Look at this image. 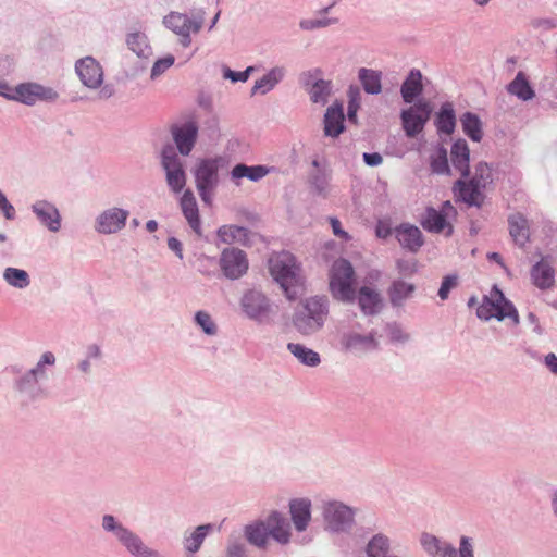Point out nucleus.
Returning <instances> with one entry per match:
<instances>
[{"label": "nucleus", "mask_w": 557, "mask_h": 557, "mask_svg": "<svg viewBox=\"0 0 557 557\" xmlns=\"http://www.w3.org/2000/svg\"><path fill=\"white\" fill-rule=\"evenodd\" d=\"M469 147L463 139H458L451 147V162L462 176L469 173Z\"/></svg>", "instance_id": "nucleus-30"}, {"label": "nucleus", "mask_w": 557, "mask_h": 557, "mask_svg": "<svg viewBox=\"0 0 557 557\" xmlns=\"http://www.w3.org/2000/svg\"><path fill=\"white\" fill-rule=\"evenodd\" d=\"M58 92L50 87H45L35 83H25L12 89L8 99L16 100L25 104L32 106L38 101H54Z\"/></svg>", "instance_id": "nucleus-7"}, {"label": "nucleus", "mask_w": 557, "mask_h": 557, "mask_svg": "<svg viewBox=\"0 0 557 557\" xmlns=\"http://www.w3.org/2000/svg\"><path fill=\"white\" fill-rule=\"evenodd\" d=\"M414 285L403 280H395L388 290V297L393 306H403L414 293Z\"/></svg>", "instance_id": "nucleus-28"}, {"label": "nucleus", "mask_w": 557, "mask_h": 557, "mask_svg": "<svg viewBox=\"0 0 557 557\" xmlns=\"http://www.w3.org/2000/svg\"><path fill=\"white\" fill-rule=\"evenodd\" d=\"M4 280L12 286L24 288L29 285V276L26 271L16 268H7L3 273Z\"/></svg>", "instance_id": "nucleus-41"}, {"label": "nucleus", "mask_w": 557, "mask_h": 557, "mask_svg": "<svg viewBox=\"0 0 557 557\" xmlns=\"http://www.w3.org/2000/svg\"><path fill=\"white\" fill-rule=\"evenodd\" d=\"M268 169L263 165L249 166L246 164H237L233 168L231 174L233 180L249 178L250 181H259L268 174Z\"/></svg>", "instance_id": "nucleus-34"}, {"label": "nucleus", "mask_w": 557, "mask_h": 557, "mask_svg": "<svg viewBox=\"0 0 557 557\" xmlns=\"http://www.w3.org/2000/svg\"><path fill=\"white\" fill-rule=\"evenodd\" d=\"M55 361V358L52 352H45L41 357V360L37 364V369L32 371V374L35 375V373L38 371L39 368H41L44 364H53Z\"/></svg>", "instance_id": "nucleus-57"}, {"label": "nucleus", "mask_w": 557, "mask_h": 557, "mask_svg": "<svg viewBox=\"0 0 557 557\" xmlns=\"http://www.w3.org/2000/svg\"><path fill=\"white\" fill-rule=\"evenodd\" d=\"M330 91H331V83L320 79V81L315 82L312 85L311 89L309 90L310 99L315 103H318V102L325 103L327 100V96L330 95Z\"/></svg>", "instance_id": "nucleus-43"}, {"label": "nucleus", "mask_w": 557, "mask_h": 557, "mask_svg": "<svg viewBox=\"0 0 557 557\" xmlns=\"http://www.w3.org/2000/svg\"><path fill=\"white\" fill-rule=\"evenodd\" d=\"M33 210L38 216V219L48 226V228L52 232L59 231L60 224V214L55 207L46 201H39L33 206Z\"/></svg>", "instance_id": "nucleus-27"}, {"label": "nucleus", "mask_w": 557, "mask_h": 557, "mask_svg": "<svg viewBox=\"0 0 557 557\" xmlns=\"http://www.w3.org/2000/svg\"><path fill=\"white\" fill-rule=\"evenodd\" d=\"M509 234L513 242L520 247L524 246L530 238L529 221L519 212L509 215Z\"/></svg>", "instance_id": "nucleus-22"}, {"label": "nucleus", "mask_w": 557, "mask_h": 557, "mask_svg": "<svg viewBox=\"0 0 557 557\" xmlns=\"http://www.w3.org/2000/svg\"><path fill=\"white\" fill-rule=\"evenodd\" d=\"M287 348L305 366L317 367L321 361L318 352L304 345L289 343Z\"/></svg>", "instance_id": "nucleus-35"}, {"label": "nucleus", "mask_w": 557, "mask_h": 557, "mask_svg": "<svg viewBox=\"0 0 557 557\" xmlns=\"http://www.w3.org/2000/svg\"><path fill=\"white\" fill-rule=\"evenodd\" d=\"M76 72L83 84L87 87L96 88L102 83V69L100 64L90 57H86L76 63Z\"/></svg>", "instance_id": "nucleus-14"}, {"label": "nucleus", "mask_w": 557, "mask_h": 557, "mask_svg": "<svg viewBox=\"0 0 557 557\" xmlns=\"http://www.w3.org/2000/svg\"><path fill=\"white\" fill-rule=\"evenodd\" d=\"M487 257H488V259H490V260H493V261H495V262H497V263L502 264V257H500V255H499V253H497V252H492V253H488V256H487Z\"/></svg>", "instance_id": "nucleus-63"}, {"label": "nucleus", "mask_w": 557, "mask_h": 557, "mask_svg": "<svg viewBox=\"0 0 557 557\" xmlns=\"http://www.w3.org/2000/svg\"><path fill=\"white\" fill-rule=\"evenodd\" d=\"M471 180L476 184V186L482 189L485 188L492 181L491 168L486 163L478 164L475 168V174Z\"/></svg>", "instance_id": "nucleus-45"}, {"label": "nucleus", "mask_w": 557, "mask_h": 557, "mask_svg": "<svg viewBox=\"0 0 557 557\" xmlns=\"http://www.w3.org/2000/svg\"><path fill=\"white\" fill-rule=\"evenodd\" d=\"M0 209L3 211L8 220L13 219L15 210L13 206L8 201L7 197L0 190Z\"/></svg>", "instance_id": "nucleus-51"}, {"label": "nucleus", "mask_w": 557, "mask_h": 557, "mask_svg": "<svg viewBox=\"0 0 557 557\" xmlns=\"http://www.w3.org/2000/svg\"><path fill=\"white\" fill-rule=\"evenodd\" d=\"M311 503L308 499H293L289 503V511L292 516V520L297 531L301 532L306 530L308 522L310 521Z\"/></svg>", "instance_id": "nucleus-24"}, {"label": "nucleus", "mask_w": 557, "mask_h": 557, "mask_svg": "<svg viewBox=\"0 0 557 557\" xmlns=\"http://www.w3.org/2000/svg\"><path fill=\"white\" fill-rule=\"evenodd\" d=\"M242 306L248 317L261 319L269 312V304L263 294L249 290L242 299Z\"/></svg>", "instance_id": "nucleus-17"}, {"label": "nucleus", "mask_w": 557, "mask_h": 557, "mask_svg": "<svg viewBox=\"0 0 557 557\" xmlns=\"http://www.w3.org/2000/svg\"><path fill=\"white\" fill-rule=\"evenodd\" d=\"M220 268L227 278L236 280L247 272L248 260L243 250L225 248L220 257Z\"/></svg>", "instance_id": "nucleus-11"}, {"label": "nucleus", "mask_w": 557, "mask_h": 557, "mask_svg": "<svg viewBox=\"0 0 557 557\" xmlns=\"http://www.w3.org/2000/svg\"><path fill=\"white\" fill-rule=\"evenodd\" d=\"M197 133L198 128L195 123L191 122L172 128L174 141L182 154H189L195 145Z\"/></svg>", "instance_id": "nucleus-15"}, {"label": "nucleus", "mask_w": 557, "mask_h": 557, "mask_svg": "<svg viewBox=\"0 0 557 557\" xmlns=\"http://www.w3.org/2000/svg\"><path fill=\"white\" fill-rule=\"evenodd\" d=\"M195 321L206 334L214 335L216 333V325L209 313L198 311L195 315Z\"/></svg>", "instance_id": "nucleus-46"}, {"label": "nucleus", "mask_w": 557, "mask_h": 557, "mask_svg": "<svg viewBox=\"0 0 557 557\" xmlns=\"http://www.w3.org/2000/svg\"><path fill=\"white\" fill-rule=\"evenodd\" d=\"M545 363L553 373L557 374V356L555 354H548L545 357Z\"/></svg>", "instance_id": "nucleus-58"}, {"label": "nucleus", "mask_w": 557, "mask_h": 557, "mask_svg": "<svg viewBox=\"0 0 557 557\" xmlns=\"http://www.w3.org/2000/svg\"><path fill=\"white\" fill-rule=\"evenodd\" d=\"M356 112H357V107L354 106V103H349V107H348V119L350 121H355L356 119Z\"/></svg>", "instance_id": "nucleus-61"}, {"label": "nucleus", "mask_w": 557, "mask_h": 557, "mask_svg": "<svg viewBox=\"0 0 557 557\" xmlns=\"http://www.w3.org/2000/svg\"><path fill=\"white\" fill-rule=\"evenodd\" d=\"M363 160L364 162L370 166H376L380 165L383 162V158L380 153H363Z\"/></svg>", "instance_id": "nucleus-54"}, {"label": "nucleus", "mask_w": 557, "mask_h": 557, "mask_svg": "<svg viewBox=\"0 0 557 557\" xmlns=\"http://www.w3.org/2000/svg\"><path fill=\"white\" fill-rule=\"evenodd\" d=\"M455 213V208L450 201H445L440 211L433 208L426 210L422 226L429 232L445 233L449 236L453 233V226L447 222V219Z\"/></svg>", "instance_id": "nucleus-12"}, {"label": "nucleus", "mask_w": 557, "mask_h": 557, "mask_svg": "<svg viewBox=\"0 0 557 557\" xmlns=\"http://www.w3.org/2000/svg\"><path fill=\"white\" fill-rule=\"evenodd\" d=\"M174 63V58L172 55H168L163 59L158 60L151 70V77H157L161 75L165 70H168Z\"/></svg>", "instance_id": "nucleus-48"}, {"label": "nucleus", "mask_w": 557, "mask_h": 557, "mask_svg": "<svg viewBox=\"0 0 557 557\" xmlns=\"http://www.w3.org/2000/svg\"><path fill=\"white\" fill-rule=\"evenodd\" d=\"M283 77V70L273 69L259 81L256 82L253 86V92L260 91L261 94H265L271 90Z\"/></svg>", "instance_id": "nucleus-39"}, {"label": "nucleus", "mask_w": 557, "mask_h": 557, "mask_svg": "<svg viewBox=\"0 0 557 557\" xmlns=\"http://www.w3.org/2000/svg\"><path fill=\"white\" fill-rule=\"evenodd\" d=\"M306 309L308 313L297 317L294 323L301 334L308 335L322 326L326 314V306L321 299H310L306 304Z\"/></svg>", "instance_id": "nucleus-9"}, {"label": "nucleus", "mask_w": 557, "mask_h": 557, "mask_svg": "<svg viewBox=\"0 0 557 557\" xmlns=\"http://www.w3.org/2000/svg\"><path fill=\"white\" fill-rule=\"evenodd\" d=\"M357 298L361 311L367 315L376 314L382 308L381 295L372 287H361Z\"/></svg>", "instance_id": "nucleus-21"}, {"label": "nucleus", "mask_w": 557, "mask_h": 557, "mask_svg": "<svg viewBox=\"0 0 557 557\" xmlns=\"http://www.w3.org/2000/svg\"><path fill=\"white\" fill-rule=\"evenodd\" d=\"M352 516L349 507L337 503L327 504L324 510V517L330 528L336 531L349 525L352 521Z\"/></svg>", "instance_id": "nucleus-16"}, {"label": "nucleus", "mask_w": 557, "mask_h": 557, "mask_svg": "<svg viewBox=\"0 0 557 557\" xmlns=\"http://www.w3.org/2000/svg\"><path fill=\"white\" fill-rule=\"evenodd\" d=\"M460 122L463 133L469 138L473 141H480L482 139V123L476 114L467 112L461 116Z\"/></svg>", "instance_id": "nucleus-33"}, {"label": "nucleus", "mask_w": 557, "mask_h": 557, "mask_svg": "<svg viewBox=\"0 0 557 557\" xmlns=\"http://www.w3.org/2000/svg\"><path fill=\"white\" fill-rule=\"evenodd\" d=\"M12 89L3 82L0 81V95L8 98V95H11Z\"/></svg>", "instance_id": "nucleus-60"}, {"label": "nucleus", "mask_w": 557, "mask_h": 557, "mask_svg": "<svg viewBox=\"0 0 557 557\" xmlns=\"http://www.w3.org/2000/svg\"><path fill=\"white\" fill-rule=\"evenodd\" d=\"M168 246L178 256L180 259L183 258L182 243L178 239L174 237L169 238Z\"/></svg>", "instance_id": "nucleus-56"}, {"label": "nucleus", "mask_w": 557, "mask_h": 557, "mask_svg": "<svg viewBox=\"0 0 557 557\" xmlns=\"http://www.w3.org/2000/svg\"><path fill=\"white\" fill-rule=\"evenodd\" d=\"M127 211L119 208L103 212L98 219V231L104 234L115 233L125 225Z\"/></svg>", "instance_id": "nucleus-19"}, {"label": "nucleus", "mask_w": 557, "mask_h": 557, "mask_svg": "<svg viewBox=\"0 0 557 557\" xmlns=\"http://www.w3.org/2000/svg\"><path fill=\"white\" fill-rule=\"evenodd\" d=\"M533 284L541 289L550 288L555 284V271L547 258H542L531 270Z\"/></svg>", "instance_id": "nucleus-20"}, {"label": "nucleus", "mask_w": 557, "mask_h": 557, "mask_svg": "<svg viewBox=\"0 0 557 557\" xmlns=\"http://www.w3.org/2000/svg\"><path fill=\"white\" fill-rule=\"evenodd\" d=\"M478 317L483 320L496 318L504 320L509 318L515 324L519 322V315L515 307L505 299L499 290H495L491 297L485 298L478 308Z\"/></svg>", "instance_id": "nucleus-4"}, {"label": "nucleus", "mask_w": 557, "mask_h": 557, "mask_svg": "<svg viewBox=\"0 0 557 557\" xmlns=\"http://www.w3.org/2000/svg\"><path fill=\"white\" fill-rule=\"evenodd\" d=\"M250 70L251 67H248L243 72H233L231 70H226L224 76L230 78L232 82H246L248 79Z\"/></svg>", "instance_id": "nucleus-52"}, {"label": "nucleus", "mask_w": 557, "mask_h": 557, "mask_svg": "<svg viewBox=\"0 0 557 557\" xmlns=\"http://www.w3.org/2000/svg\"><path fill=\"white\" fill-rule=\"evenodd\" d=\"M127 45L137 55H144L147 48L146 39L140 34H132L127 38Z\"/></svg>", "instance_id": "nucleus-47"}, {"label": "nucleus", "mask_w": 557, "mask_h": 557, "mask_svg": "<svg viewBox=\"0 0 557 557\" xmlns=\"http://www.w3.org/2000/svg\"><path fill=\"white\" fill-rule=\"evenodd\" d=\"M218 237L224 244L242 242L247 237V230L236 225H223L218 230Z\"/></svg>", "instance_id": "nucleus-36"}, {"label": "nucleus", "mask_w": 557, "mask_h": 557, "mask_svg": "<svg viewBox=\"0 0 557 557\" xmlns=\"http://www.w3.org/2000/svg\"><path fill=\"white\" fill-rule=\"evenodd\" d=\"M460 198L470 206H479L482 200L481 187L472 180L468 183L458 181L456 184Z\"/></svg>", "instance_id": "nucleus-32"}, {"label": "nucleus", "mask_w": 557, "mask_h": 557, "mask_svg": "<svg viewBox=\"0 0 557 557\" xmlns=\"http://www.w3.org/2000/svg\"><path fill=\"white\" fill-rule=\"evenodd\" d=\"M375 233H376L377 237L386 238L387 236L391 235L392 231H391V227L388 226V224L380 221L376 225Z\"/></svg>", "instance_id": "nucleus-55"}, {"label": "nucleus", "mask_w": 557, "mask_h": 557, "mask_svg": "<svg viewBox=\"0 0 557 557\" xmlns=\"http://www.w3.org/2000/svg\"><path fill=\"white\" fill-rule=\"evenodd\" d=\"M507 90L510 95H513L523 101L531 100L535 96V92L523 72H519L516 75L515 79L507 86Z\"/></svg>", "instance_id": "nucleus-31"}, {"label": "nucleus", "mask_w": 557, "mask_h": 557, "mask_svg": "<svg viewBox=\"0 0 557 557\" xmlns=\"http://www.w3.org/2000/svg\"><path fill=\"white\" fill-rule=\"evenodd\" d=\"M431 168L434 173L444 174L448 173V160L447 151L443 147L436 148L434 153L431 156Z\"/></svg>", "instance_id": "nucleus-42"}, {"label": "nucleus", "mask_w": 557, "mask_h": 557, "mask_svg": "<svg viewBox=\"0 0 557 557\" xmlns=\"http://www.w3.org/2000/svg\"><path fill=\"white\" fill-rule=\"evenodd\" d=\"M344 131V112L342 104L331 106L324 115V134L337 137Z\"/></svg>", "instance_id": "nucleus-25"}, {"label": "nucleus", "mask_w": 557, "mask_h": 557, "mask_svg": "<svg viewBox=\"0 0 557 557\" xmlns=\"http://www.w3.org/2000/svg\"><path fill=\"white\" fill-rule=\"evenodd\" d=\"M211 529L210 524L200 525L196 529V531L191 534V536L186 539V548L187 550L195 553L199 549L203 539L207 535L208 530Z\"/></svg>", "instance_id": "nucleus-44"}, {"label": "nucleus", "mask_w": 557, "mask_h": 557, "mask_svg": "<svg viewBox=\"0 0 557 557\" xmlns=\"http://www.w3.org/2000/svg\"><path fill=\"white\" fill-rule=\"evenodd\" d=\"M342 345L345 349L356 352H364L377 347V343L373 335H360L358 333H348L344 335L342 338Z\"/></svg>", "instance_id": "nucleus-26"}, {"label": "nucleus", "mask_w": 557, "mask_h": 557, "mask_svg": "<svg viewBox=\"0 0 557 557\" xmlns=\"http://www.w3.org/2000/svg\"><path fill=\"white\" fill-rule=\"evenodd\" d=\"M146 227L150 233H152V232L157 231L158 223L154 220H150L147 222Z\"/></svg>", "instance_id": "nucleus-62"}, {"label": "nucleus", "mask_w": 557, "mask_h": 557, "mask_svg": "<svg viewBox=\"0 0 557 557\" xmlns=\"http://www.w3.org/2000/svg\"><path fill=\"white\" fill-rule=\"evenodd\" d=\"M330 224L335 236L339 237L345 242L351 239L350 235L342 228L341 221L337 218H330Z\"/></svg>", "instance_id": "nucleus-50"}, {"label": "nucleus", "mask_w": 557, "mask_h": 557, "mask_svg": "<svg viewBox=\"0 0 557 557\" xmlns=\"http://www.w3.org/2000/svg\"><path fill=\"white\" fill-rule=\"evenodd\" d=\"M245 535L249 543L262 547L267 544L268 537L272 536L281 544H286L290 537L288 521L277 511L269 515L267 523L256 521L246 525Z\"/></svg>", "instance_id": "nucleus-2"}, {"label": "nucleus", "mask_w": 557, "mask_h": 557, "mask_svg": "<svg viewBox=\"0 0 557 557\" xmlns=\"http://www.w3.org/2000/svg\"><path fill=\"white\" fill-rule=\"evenodd\" d=\"M388 549V539L383 535H375L367 546V554L368 557H387Z\"/></svg>", "instance_id": "nucleus-40"}, {"label": "nucleus", "mask_w": 557, "mask_h": 557, "mask_svg": "<svg viewBox=\"0 0 557 557\" xmlns=\"http://www.w3.org/2000/svg\"><path fill=\"white\" fill-rule=\"evenodd\" d=\"M355 271L346 259L336 260L330 272V289L332 295L345 302H352L355 295Z\"/></svg>", "instance_id": "nucleus-3"}, {"label": "nucleus", "mask_w": 557, "mask_h": 557, "mask_svg": "<svg viewBox=\"0 0 557 557\" xmlns=\"http://www.w3.org/2000/svg\"><path fill=\"white\" fill-rule=\"evenodd\" d=\"M421 544L433 557H473L472 545L466 536L461 537L459 550L448 544H441L435 536L430 534L422 535Z\"/></svg>", "instance_id": "nucleus-6"}, {"label": "nucleus", "mask_w": 557, "mask_h": 557, "mask_svg": "<svg viewBox=\"0 0 557 557\" xmlns=\"http://www.w3.org/2000/svg\"><path fill=\"white\" fill-rule=\"evenodd\" d=\"M359 78L367 92L379 94L381 91L380 73L372 70L361 69L359 72Z\"/></svg>", "instance_id": "nucleus-37"}, {"label": "nucleus", "mask_w": 557, "mask_h": 557, "mask_svg": "<svg viewBox=\"0 0 557 557\" xmlns=\"http://www.w3.org/2000/svg\"><path fill=\"white\" fill-rule=\"evenodd\" d=\"M163 22L169 29L181 37V44L188 47L190 45V34H197L201 29L203 18H190L186 14L171 12L164 17Z\"/></svg>", "instance_id": "nucleus-8"}, {"label": "nucleus", "mask_w": 557, "mask_h": 557, "mask_svg": "<svg viewBox=\"0 0 557 557\" xmlns=\"http://www.w3.org/2000/svg\"><path fill=\"white\" fill-rule=\"evenodd\" d=\"M162 165L166 172V182L174 193L181 191L186 184V175L183 165L175 153L164 150L162 153Z\"/></svg>", "instance_id": "nucleus-13"}, {"label": "nucleus", "mask_w": 557, "mask_h": 557, "mask_svg": "<svg viewBox=\"0 0 557 557\" xmlns=\"http://www.w3.org/2000/svg\"><path fill=\"white\" fill-rule=\"evenodd\" d=\"M457 285V277L447 275L444 277L442 285L438 289V296L441 299H446L448 297V294L451 288H454Z\"/></svg>", "instance_id": "nucleus-49"}, {"label": "nucleus", "mask_w": 557, "mask_h": 557, "mask_svg": "<svg viewBox=\"0 0 557 557\" xmlns=\"http://www.w3.org/2000/svg\"><path fill=\"white\" fill-rule=\"evenodd\" d=\"M431 107L428 102H418L417 104L404 110L401 113L403 127L408 137H414L422 132L425 123L430 119Z\"/></svg>", "instance_id": "nucleus-10"}, {"label": "nucleus", "mask_w": 557, "mask_h": 557, "mask_svg": "<svg viewBox=\"0 0 557 557\" xmlns=\"http://www.w3.org/2000/svg\"><path fill=\"white\" fill-rule=\"evenodd\" d=\"M219 164L216 159L201 160L195 170L196 187L203 202H210L212 191L219 182Z\"/></svg>", "instance_id": "nucleus-5"}, {"label": "nucleus", "mask_w": 557, "mask_h": 557, "mask_svg": "<svg viewBox=\"0 0 557 557\" xmlns=\"http://www.w3.org/2000/svg\"><path fill=\"white\" fill-rule=\"evenodd\" d=\"M181 209L187 220L190 228L198 235H201V222L197 200L191 190L187 189L181 197Z\"/></svg>", "instance_id": "nucleus-18"}, {"label": "nucleus", "mask_w": 557, "mask_h": 557, "mask_svg": "<svg viewBox=\"0 0 557 557\" xmlns=\"http://www.w3.org/2000/svg\"><path fill=\"white\" fill-rule=\"evenodd\" d=\"M330 21L326 20H305L301 21L300 26L304 29H313L329 25Z\"/></svg>", "instance_id": "nucleus-53"}, {"label": "nucleus", "mask_w": 557, "mask_h": 557, "mask_svg": "<svg viewBox=\"0 0 557 557\" xmlns=\"http://www.w3.org/2000/svg\"><path fill=\"white\" fill-rule=\"evenodd\" d=\"M269 268L271 275L280 283L287 298L296 299L302 286L295 257L287 251L275 253L269 260Z\"/></svg>", "instance_id": "nucleus-1"}, {"label": "nucleus", "mask_w": 557, "mask_h": 557, "mask_svg": "<svg viewBox=\"0 0 557 557\" xmlns=\"http://www.w3.org/2000/svg\"><path fill=\"white\" fill-rule=\"evenodd\" d=\"M396 237L403 247L411 251H417L423 244L421 231L410 224L398 226L396 228Z\"/></svg>", "instance_id": "nucleus-23"}, {"label": "nucleus", "mask_w": 557, "mask_h": 557, "mask_svg": "<svg viewBox=\"0 0 557 557\" xmlns=\"http://www.w3.org/2000/svg\"><path fill=\"white\" fill-rule=\"evenodd\" d=\"M103 528L108 531H113L115 530V534L117 535V531L120 529V527H115V521H114V518L112 516H104L103 518ZM121 529H123L121 527Z\"/></svg>", "instance_id": "nucleus-59"}, {"label": "nucleus", "mask_w": 557, "mask_h": 557, "mask_svg": "<svg viewBox=\"0 0 557 557\" xmlns=\"http://www.w3.org/2000/svg\"><path fill=\"white\" fill-rule=\"evenodd\" d=\"M87 367H88V362L87 361L82 363L83 371H87Z\"/></svg>", "instance_id": "nucleus-64"}, {"label": "nucleus", "mask_w": 557, "mask_h": 557, "mask_svg": "<svg viewBox=\"0 0 557 557\" xmlns=\"http://www.w3.org/2000/svg\"><path fill=\"white\" fill-rule=\"evenodd\" d=\"M436 126L438 132L450 135L455 129V114L450 106H443L437 119Z\"/></svg>", "instance_id": "nucleus-38"}, {"label": "nucleus", "mask_w": 557, "mask_h": 557, "mask_svg": "<svg viewBox=\"0 0 557 557\" xmlns=\"http://www.w3.org/2000/svg\"><path fill=\"white\" fill-rule=\"evenodd\" d=\"M422 74L419 70H412L401 86V97L405 102L411 103L422 92Z\"/></svg>", "instance_id": "nucleus-29"}]
</instances>
